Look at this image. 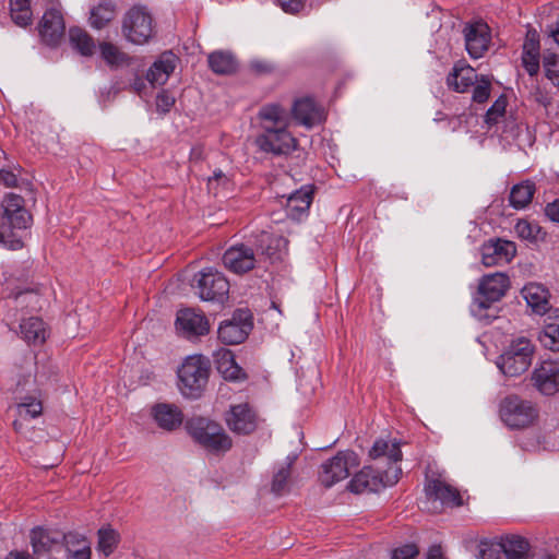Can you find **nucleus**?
I'll return each mask as SVG.
<instances>
[{
	"instance_id": "nucleus-35",
	"label": "nucleus",
	"mask_w": 559,
	"mask_h": 559,
	"mask_svg": "<svg viewBox=\"0 0 559 559\" xmlns=\"http://www.w3.org/2000/svg\"><path fill=\"white\" fill-rule=\"evenodd\" d=\"M217 370L227 380L240 378L241 368L236 364L234 355L229 349H218L214 354Z\"/></svg>"
},
{
	"instance_id": "nucleus-61",
	"label": "nucleus",
	"mask_w": 559,
	"mask_h": 559,
	"mask_svg": "<svg viewBox=\"0 0 559 559\" xmlns=\"http://www.w3.org/2000/svg\"><path fill=\"white\" fill-rule=\"evenodd\" d=\"M5 559H31L28 555L22 552H11Z\"/></svg>"
},
{
	"instance_id": "nucleus-47",
	"label": "nucleus",
	"mask_w": 559,
	"mask_h": 559,
	"mask_svg": "<svg viewBox=\"0 0 559 559\" xmlns=\"http://www.w3.org/2000/svg\"><path fill=\"white\" fill-rule=\"evenodd\" d=\"M473 90V100L476 103H485L490 95V80L487 76L477 78Z\"/></svg>"
},
{
	"instance_id": "nucleus-50",
	"label": "nucleus",
	"mask_w": 559,
	"mask_h": 559,
	"mask_svg": "<svg viewBox=\"0 0 559 559\" xmlns=\"http://www.w3.org/2000/svg\"><path fill=\"white\" fill-rule=\"evenodd\" d=\"M539 36L537 32L534 29L527 31L522 52L539 55Z\"/></svg>"
},
{
	"instance_id": "nucleus-31",
	"label": "nucleus",
	"mask_w": 559,
	"mask_h": 559,
	"mask_svg": "<svg viewBox=\"0 0 559 559\" xmlns=\"http://www.w3.org/2000/svg\"><path fill=\"white\" fill-rule=\"evenodd\" d=\"M503 548V559H530L528 543L516 535L504 536L499 539Z\"/></svg>"
},
{
	"instance_id": "nucleus-27",
	"label": "nucleus",
	"mask_w": 559,
	"mask_h": 559,
	"mask_svg": "<svg viewBox=\"0 0 559 559\" xmlns=\"http://www.w3.org/2000/svg\"><path fill=\"white\" fill-rule=\"evenodd\" d=\"M3 215L2 217H10L15 221V227L26 229L29 226L31 215L23 206V199L10 193L3 200Z\"/></svg>"
},
{
	"instance_id": "nucleus-25",
	"label": "nucleus",
	"mask_w": 559,
	"mask_h": 559,
	"mask_svg": "<svg viewBox=\"0 0 559 559\" xmlns=\"http://www.w3.org/2000/svg\"><path fill=\"white\" fill-rule=\"evenodd\" d=\"M259 119L262 131L288 128L290 121L287 111L276 104L263 106L259 111Z\"/></svg>"
},
{
	"instance_id": "nucleus-26",
	"label": "nucleus",
	"mask_w": 559,
	"mask_h": 559,
	"mask_svg": "<svg viewBox=\"0 0 559 559\" xmlns=\"http://www.w3.org/2000/svg\"><path fill=\"white\" fill-rule=\"evenodd\" d=\"M527 306L537 314H544L549 309V293L540 284L530 283L521 292Z\"/></svg>"
},
{
	"instance_id": "nucleus-6",
	"label": "nucleus",
	"mask_w": 559,
	"mask_h": 559,
	"mask_svg": "<svg viewBox=\"0 0 559 559\" xmlns=\"http://www.w3.org/2000/svg\"><path fill=\"white\" fill-rule=\"evenodd\" d=\"M501 420L512 429H522L531 426L538 417L536 406L518 395H510L500 404Z\"/></svg>"
},
{
	"instance_id": "nucleus-42",
	"label": "nucleus",
	"mask_w": 559,
	"mask_h": 559,
	"mask_svg": "<svg viewBox=\"0 0 559 559\" xmlns=\"http://www.w3.org/2000/svg\"><path fill=\"white\" fill-rule=\"evenodd\" d=\"M10 13L16 25L27 26L32 21L29 0H10Z\"/></svg>"
},
{
	"instance_id": "nucleus-1",
	"label": "nucleus",
	"mask_w": 559,
	"mask_h": 559,
	"mask_svg": "<svg viewBox=\"0 0 559 559\" xmlns=\"http://www.w3.org/2000/svg\"><path fill=\"white\" fill-rule=\"evenodd\" d=\"M280 241V238L267 231L250 236L242 242L231 245L225 251L224 266L235 274L247 273L260 265L264 258L272 259Z\"/></svg>"
},
{
	"instance_id": "nucleus-24",
	"label": "nucleus",
	"mask_w": 559,
	"mask_h": 559,
	"mask_svg": "<svg viewBox=\"0 0 559 559\" xmlns=\"http://www.w3.org/2000/svg\"><path fill=\"white\" fill-rule=\"evenodd\" d=\"M177 64V57L171 51H166L153 63L146 73V79L152 85L165 84Z\"/></svg>"
},
{
	"instance_id": "nucleus-19",
	"label": "nucleus",
	"mask_w": 559,
	"mask_h": 559,
	"mask_svg": "<svg viewBox=\"0 0 559 559\" xmlns=\"http://www.w3.org/2000/svg\"><path fill=\"white\" fill-rule=\"evenodd\" d=\"M532 380L536 389L545 395H552L558 392L559 361H544L534 370Z\"/></svg>"
},
{
	"instance_id": "nucleus-30",
	"label": "nucleus",
	"mask_w": 559,
	"mask_h": 559,
	"mask_svg": "<svg viewBox=\"0 0 559 559\" xmlns=\"http://www.w3.org/2000/svg\"><path fill=\"white\" fill-rule=\"evenodd\" d=\"M17 418L13 423L14 430L23 433L24 424L32 418H36L43 413L41 402L34 396H26L16 405Z\"/></svg>"
},
{
	"instance_id": "nucleus-21",
	"label": "nucleus",
	"mask_w": 559,
	"mask_h": 559,
	"mask_svg": "<svg viewBox=\"0 0 559 559\" xmlns=\"http://www.w3.org/2000/svg\"><path fill=\"white\" fill-rule=\"evenodd\" d=\"M425 491L429 499L439 500L443 506L459 507L462 504V498L457 489L440 479L429 480Z\"/></svg>"
},
{
	"instance_id": "nucleus-60",
	"label": "nucleus",
	"mask_w": 559,
	"mask_h": 559,
	"mask_svg": "<svg viewBox=\"0 0 559 559\" xmlns=\"http://www.w3.org/2000/svg\"><path fill=\"white\" fill-rule=\"evenodd\" d=\"M252 68L258 72H267L271 70V66L263 62H253Z\"/></svg>"
},
{
	"instance_id": "nucleus-53",
	"label": "nucleus",
	"mask_w": 559,
	"mask_h": 559,
	"mask_svg": "<svg viewBox=\"0 0 559 559\" xmlns=\"http://www.w3.org/2000/svg\"><path fill=\"white\" fill-rule=\"evenodd\" d=\"M419 550L415 544H407L392 551L391 559H414Z\"/></svg>"
},
{
	"instance_id": "nucleus-14",
	"label": "nucleus",
	"mask_w": 559,
	"mask_h": 559,
	"mask_svg": "<svg viewBox=\"0 0 559 559\" xmlns=\"http://www.w3.org/2000/svg\"><path fill=\"white\" fill-rule=\"evenodd\" d=\"M176 328L186 338L192 340L206 335L210 331V323L202 312L188 308L178 311Z\"/></svg>"
},
{
	"instance_id": "nucleus-62",
	"label": "nucleus",
	"mask_w": 559,
	"mask_h": 559,
	"mask_svg": "<svg viewBox=\"0 0 559 559\" xmlns=\"http://www.w3.org/2000/svg\"><path fill=\"white\" fill-rule=\"evenodd\" d=\"M191 157L195 158V159L200 158L201 157V151L199 148H193L191 151Z\"/></svg>"
},
{
	"instance_id": "nucleus-51",
	"label": "nucleus",
	"mask_w": 559,
	"mask_h": 559,
	"mask_svg": "<svg viewBox=\"0 0 559 559\" xmlns=\"http://www.w3.org/2000/svg\"><path fill=\"white\" fill-rule=\"evenodd\" d=\"M16 300L20 305L26 304L33 310L41 308L40 297L37 293L33 290H26L17 294Z\"/></svg>"
},
{
	"instance_id": "nucleus-13",
	"label": "nucleus",
	"mask_w": 559,
	"mask_h": 559,
	"mask_svg": "<svg viewBox=\"0 0 559 559\" xmlns=\"http://www.w3.org/2000/svg\"><path fill=\"white\" fill-rule=\"evenodd\" d=\"M465 48L473 59H479L488 50L491 35L489 26L483 21L469 22L463 29Z\"/></svg>"
},
{
	"instance_id": "nucleus-18",
	"label": "nucleus",
	"mask_w": 559,
	"mask_h": 559,
	"mask_svg": "<svg viewBox=\"0 0 559 559\" xmlns=\"http://www.w3.org/2000/svg\"><path fill=\"white\" fill-rule=\"evenodd\" d=\"M64 21L61 12L55 8L47 10L39 24V34L45 44L57 46L64 35Z\"/></svg>"
},
{
	"instance_id": "nucleus-20",
	"label": "nucleus",
	"mask_w": 559,
	"mask_h": 559,
	"mask_svg": "<svg viewBox=\"0 0 559 559\" xmlns=\"http://www.w3.org/2000/svg\"><path fill=\"white\" fill-rule=\"evenodd\" d=\"M61 535L58 533L36 527L31 533V544L34 559L47 558L59 545Z\"/></svg>"
},
{
	"instance_id": "nucleus-5",
	"label": "nucleus",
	"mask_w": 559,
	"mask_h": 559,
	"mask_svg": "<svg viewBox=\"0 0 559 559\" xmlns=\"http://www.w3.org/2000/svg\"><path fill=\"white\" fill-rule=\"evenodd\" d=\"M401 474L402 469L400 466H391L385 469L378 468V471L373 467H364L352 478L348 484V489L355 493L378 491L381 488L395 485Z\"/></svg>"
},
{
	"instance_id": "nucleus-40",
	"label": "nucleus",
	"mask_w": 559,
	"mask_h": 559,
	"mask_svg": "<svg viewBox=\"0 0 559 559\" xmlns=\"http://www.w3.org/2000/svg\"><path fill=\"white\" fill-rule=\"evenodd\" d=\"M539 341L545 348L552 352L559 350V317L548 318V322L539 333Z\"/></svg>"
},
{
	"instance_id": "nucleus-22",
	"label": "nucleus",
	"mask_w": 559,
	"mask_h": 559,
	"mask_svg": "<svg viewBox=\"0 0 559 559\" xmlns=\"http://www.w3.org/2000/svg\"><path fill=\"white\" fill-rule=\"evenodd\" d=\"M293 116L307 128L319 124L324 119L323 110L311 98L296 100L293 106Z\"/></svg>"
},
{
	"instance_id": "nucleus-4",
	"label": "nucleus",
	"mask_w": 559,
	"mask_h": 559,
	"mask_svg": "<svg viewBox=\"0 0 559 559\" xmlns=\"http://www.w3.org/2000/svg\"><path fill=\"white\" fill-rule=\"evenodd\" d=\"M534 345L526 337H519L499 356L497 367L508 377H518L532 365Z\"/></svg>"
},
{
	"instance_id": "nucleus-46",
	"label": "nucleus",
	"mask_w": 559,
	"mask_h": 559,
	"mask_svg": "<svg viewBox=\"0 0 559 559\" xmlns=\"http://www.w3.org/2000/svg\"><path fill=\"white\" fill-rule=\"evenodd\" d=\"M545 74L554 85H559V56L554 52L544 55Z\"/></svg>"
},
{
	"instance_id": "nucleus-23",
	"label": "nucleus",
	"mask_w": 559,
	"mask_h": 559,
	"mask_svg": "<svg viewBox=\"0 0 559 559\" xmlns=\"http://www.w3.org/2000/svg\"><path fill=\"white\" fill-rule=\"evenodd\" d=\"M151 414L157 426L168 431L178 428L183 420L181 411L174 404H156L152 407Z\"/></svg>"
},
{
	"instance_id": "nucleus-16",
	"label": "nucleus",
	"mask_w": 559,
	"mask_h": 559,
	"mask_svg": "<svg viewBox=\"0 0 559 559\" xmlns=\"http://www.w3.org/2000/svg\"><path fill=\"white\" fill-rule=\"evenodd\" d=\"M369 457L376 462L377 469H381V464L386 465V468L399 466L402 461L400 442L389 437L379 438L369 450Z\"/></svg>"
},
{
	"instance_id": "nucleus-44",
	"label": "nucleus",
	"mask_w": 559,
	"mask_h": 559,
	"mask_svg": "<svg viewBox=\"0 0 559 559\" xmlns=\"http://www.w3.org/2000/svg\"><path fill=\"white\" fill-rule=\"evenodd\" d=\"M294 463V459L287 457V462L281 465L273 476L272 491L282 495L287 487V483L290 476V467Z\"/></svg>"
},
{
	"instance_id": "nucleus-56",
	"label": "nucleus",
	"mask_w": 559,
	"mask_h": 559,
	"mask_svg": "<svg viewBox=\"0 0 559 559\" xmlns=\"http://www.w3.org/2000/svg\"><path fill=\"white\" fill-rule=\"evenodd\" d=\"M228 182V177L222 170H215L213 176L207 179L210 190H216L219 186L225 187Z\"/></svg>"
},
{
	"instance_id": "nucleus-3",
	"label": "nucleus",
	"mask_w": 559,
	"mask_h": 559,
	"mask_svg": "<svg viewBox=\"0 0 559 559\" xmlns=\"http://www.w3.org/2000/svg\"><path fill=\"white\" fill-rule=\"evenodd\" d=\"M210 373V362L202 355L188 356L178 369L179 390L186 397L197 399L204 390Z\"/></svg>"
},
{
	"instance_id": "nucleus-58",
	"label": "nucleus",
	"mask_w": 559,
	"mask_h": 559,
	"mask_svg": "<svg viewBox=\"0 0 559 559\" xmlns=\"http://www.w3.org/2000/svg\"><path fill=\"white\" fill-rule=\"evenodd\" d=\"M0 180L7 186V187H15L17 183L16 176L7 170H0Z\"/></svg>"
},
{
	"instance_id": "nucleus-29",
	"label": "nucleus",
	"mask_w": 559,
	"mask_h": 559,
	"mask_svg": "<svg viewBox=\"0 0 559 559\" xmlns=\"http://www.w3.org/2000/svg\"><path fill=\"white\" fill-rule=\"evenodd\" d=\"M478 78L475 70L469 66H455L447 78V84L457 93H465L475 84Z\"/></svg>"
},
{
	"instance_id": "nucleus-28",
	"label": "nucleus",
	"mask_w": 559,
	"mask_h": 559,
	"mask_svg": "<svg viewBox=\"0 0 559 559\" xmlns=\"http://www.w3.org/2000/svg\"><path fill=\"white\" fill-rule=\"evenodd\" d=\"M312 194L313 191L310 186L301 187L290 193L286 199L287 214L294 219H299L308 212L312 202Z\"/></svg>"
},
{
	"instance_id": "nucleus-38",
	"label": "nucleus",
	"mask_w": 559,
	"mask_h": 559,
	"mask_svg": "<svg viewBox=\"0 0 559 559\" xmlns=\"http://www.w3.org/2000/svg\"><path fill=\"white\" fill-rule=\"evenodd\" d=\"M207 61L211 70L217 74H231L237 70V61L229 52L214 51Z\"/></svg>"
},
{
	"instance_id": "nucleus-45",
	"label": "nucleus",
	"mask_w": 559,
	"mask_h": 559,
	"mask_svg": "<svg viewBox=\"0 0 559 559\" xmlns=\"http://www.w3.org/2000/svg\"><path fill=\"white\" fill-rule=\"evenodd\" d=\"M514 231L521 239L537 241L540 238L542 228L538 224L526 219H519L514 226Z\"/></svg>"
},
{
	"instance_id": "nucleus-36",
	"label": "nucleus",
	"mask_w": 559,
	"mask_h": 559,
	"mask_svg": "<svg viewBox=\"0 0 559 559\" xmlns=\"http://www.w3.org/2000/svg\"><path fill=\"white\" fill-rule=\"evenodd\" d=\"M69 40L73 49L84 57L94 55L96 46L93 37L83 28L71 27L69 29Z\"/></svg>"
},
{
	"instance_id": "nucleus-37",
	"label": "nucleus",
	"mask_w": 559,
	"mask_h": 559,
	"mask_svg": "<svg viewBox=\"0 0 559 559\" xmlns=\"http://www.w3.org/2000/svg\"><path fill=\"white\" fill-rule=\"evenodd\" d=\"M116 15V7L111 1H100L97 5L91 9L90 24L95 29H102Z\"/></svg>"
},
{
	"instance_id": "nucleus-15",
	"label": "nucleus",
	"mask_w": 559,
	"mask_h": 559,
	"mask_svg": "<svg viewBox=\"0 0 559 559\" xmlns=\"http://www.w3.org/2000/svg\"><path fill=\"white\" fill-rule=\"evenodd\" d=\"M228 428L237 435L252 433L258 427V416L247 403L230 406L225 417Z\"/></svg>"
},
{
	"instance_id": "nucleus-63",
	"label": "nucleus",
	"mask_w": 559,
	"mask_h": 559,
	"mask_svg": "<svg viewBox=\"0 0 559 559\" xmlns=\"http://www.w3.org/2000/svg\"><path fill=\"white\" fill-rule=\"evenodd\" d=\"M143 86V82L141 80H136L133 84V87L136 92H140Z\"/></svg>"
},
{
	"instance_id": "nucleus-10",
	"label": "nucleus",
	"mask_w": 559,
	"mask_h": 559,
	"mask_svg": "<svg viewBox=\"0 0 559 559\" xmlns=\"http://www.w3.org/2000/svg\"><path fill=\"white\" fill-rule=\"evenodd\" d=\"M194 281L198 295L204 301H223L228 294V281L212 267L200 271Z\"/></svg>"
},
{
	"instance_id": "nucleus-55",
	"label": "nucleus",
	"mask_w": 559,
	"mask_h": 559,
	"mask_svg": "<svg viewBox=\"0 0 559 559\" xmlns=\"http://www.w3.org/2000/svg\"><path fill=\"white\" fill-rule=\"evenodd\" d=\"M276 2L284 12L290 14L300 12L305 7V0H276Z\"/></svg>"
},
{
	"instance_id": "nucleus-11",
	"label": "nucleus",
	"mask_w": 559,
	"mask_h": 559,
	"mask_svg": "<svg viewBox=\"0 0 559 559\" xmlns=\"http://www.w3.org/2000/svg\"><path fill=\"white\" fill-rule=\"evenodd\" d=\"M252 329V318L247 309H237L230 319L223 321L218 328V338L226 345L242 343Z\"/></svg>"
},
{
	"instance_id": "nucleus-7",
	"label": "nucleus",
	"mask_w": 559,
	"mask_h": 559,
	"mask_svg": "<svg viewBox=\"0 0 559 559\" xmlns=\"http://www.w3.org/2000/svg\"><path fill=\"white\" fill-rule=\"evenodd\" d=\"M122 34L132 44H146L154 34L153 19L150 12L141 5L132 7L123 17Z\"/></svg>"
},
{
	"instance_id": "nucleus-43",
	"label": "nucleus",
	"mask_w": 559,
	"mask_h": 559,
	"mask_svg": "<svg viewBox=\"0 0 559 559\" xmlns=\"http://www.w3.org/2000/svg\"><path fill=\"white\" fill-rule=\"evenodd\" d=\"M99 52L103 60L110 67H120L128 60V56L111 43H100Z\"/></svg>"
},
{
	"instance_id": "nucleus-48",
	"label": "nucleus",
	"mask_w": 559,
	"mask_h": 559,
	"mask_svg": "<svg viewBox=\"0 0 559 559\" xmlns=\"http://www.w3.org/2000/svg\"><path fill=\"white\" fill-rule=\"evenodd\" d=\"M507 103L508 102L506 96H500L496 99V102L486 112L485 121L487 124L491 126L496 123L498 118L504 115Z\"/></svg>"
},
{
	"instance_id": "nucleus-33",
	"label": "nucleus",
	"mask_w": 559,
	"mask_h": 559,
	"mask_svg": "<svg viewBox=\"0 0 559 559\" xmlns=\"http://www.w3.org/2000/svg\"><path fill=\"white\" fill-rule=\"evenodd\" d=\"M22 229L15 227V221L10 217H0V245L11 250H17L23 247L20 235Z\"/></svg>"
},
{
	"instance_id": "nucleus-12",
	"label": "nucleus",
	"mask_w": 559,
	"mask_h": 559,
	"mask_svg": "<svg viewBox=\"0 0 559 559\" xmlns=\"http://www.w3.org/2000/svg\"><path fill=\"white\" fill-rule=\"evenodd\" d=\"M258 147L275 155L288 154L297 146V140L287 128L263 130L255 139Z\"/></svg>"
},
{
	"instance_id": "nucleus-54",
	"label": "nucleus",
	"mask_w": 559,
	"mask_h": 559,
	"mask_svg": "<svg viewBox=\"0 0 559 559\" xmlns=\"http://www.w3.org/2000/svg\"><path fill=\"white\" fill-rule=\"evenodd\" d=\"M175 104V97L168 91H162L156 96L157 110L168 112Z\"/></svg>"
},
{
	"instance_id": "nucleus-52",
	"label": "nucleus",
	"mask_w": 559,
	"mask_h": 559,
	"mask_svg": "<svg viewBox=\"0 0 559 559\" xmlns=\"http://www.w3.org/2000/svg\"><path fill=\"white\" fill-rule=\"evenodd\" d=\"M522 64L531 76L537 74L539 71V55L522 52Z\"/></svg>"
},
{
	"instance_id": "nucleus-49",
	"label": "nucleus",
	"mask_w": 559,
	"mask_h": 559,
	"mask_svg": "<svg viewBox=\"0 0 559 559\" xmlns=\"http://www.w3.org/2000/svg\"><path fill=\"white\" fill-rule=\"evenodd\" d=\"M479 559H503V548L499 540L481 544Z\"/></svg>"
},
{
	"instance_id": "nucleus-17",
	"label": "nucleus",
	"mask_w": 559,
	"mask_h": 559,
	"mask_svg": "<svg viewBox=\"0 0 559 559\" xmlns=\"http://www.w3.org/2000/svg\"><path fill=\"white\" fill-rule=\"evenodd\" d=\"M516 253L514 242L500 238L490 239L481 247V262L485 266L509 263Z\"/></svg>"
},
{
	"instance_id": "nucleus-57",
	"label": "nucleus",
	"mask_w": 559,
	"mask_h": 559,
	"mask_svg": "<svg viewBox=\"0 0 559 559\" xmlns=\"http://www.w3.org/2000/svg\"><path fill=\"white\" fill-rule=\"evenodd\" d=\"M545 213L552 222L559 223V199L548 203Z\"/></svg>"
},
{
	"instance_id": "nucleus-34",
	"label": "nucleus",
	"mask_w": 559,
	"mask_h": 559,
	"mask_svg": "<svg viewBox=\"0 0 559 559\" xmlns=\"http://www.w3.org/2000/svg\"><path fill=\"white\" fill-rule=\"evenodd\" d=\"M20 329L22 337L27 343L41 344L46 341L47 329L44 321L39 318L32 317L23 320Z\"/></svg>"
},
{
	"instance_id": "nucleus-8",
	"label": "nucleus",
	"mask_w": 559,
	"mask_h": 559,
	"mask_svg": "<svg viewBox=\"0 0 559 559\" xmlns=\"http://www.w3.org/2000/svg\"><path fill=\"white\" fill-rule=\"evenodd\" d=\"M359 466V457L352 450L340 451L335 456L321 465L320 481L325 487H332L346 479Z\"/></svg>"
},
{
	"instance_id": "nucleus-2",
	"label": "nucleus",
	"mask_w": 559,
	"mask_h": 559,
	"mask_svg": "<svg viewBox=\"0 0 559 559\" xmlns=\"http://www.w3.org/2000/svg\"><path fill=\"white\" fill-rule=\"evenodd\" d=\"M186 427L191 438L207 452L225 453L233 447L231 438L213 420L194 417L187 421Z\"/></svg>"
},
{
	"instance_id": "nucleus-39",
	"label": "nucleus",
	"mask_w": 559,
	"mask_h": 559,
	"mask_svg": "<svg viewBox=\"0 0 559 559\" xmlns=\"http://www.w3.org/2000/svg\"><path fill=\"white\" fill-rule=\"evenodd\" d=\"M534 192L535 185L531 181L515 185L510 192V204L514 209H524L531 203Z\"/></svg>"
},
{
	"instance_id": "nucleus-32",
	"label": "nucleus",
	"mask_w": 559,
	"mask_h": 559,
	"mask_svg": "<svg viewBox=\"0 0 559 559\" xmlns=\"http://www.w3.org/2000/svg\"><path fill=\"white\" fill-rule=\"evenodd\" d=\"M68 559H91L90 542L78 533L63 535Z\"/></svg>"
},
{
	"instance_id": "nucleus-9",
	"label": "nucleus",
	"mask_w": 559,
	"mask_h": 559,
	"mask_svg": "<svg viewBox=\"0 0 559 559\" xmlns=\"http://www.w3.org/2000/svg\"><path fill=\"white\" fill-rule=\"evenodd\" d=\"M510 287L509 277L504 273H492L481 277L478 285V296L474 299L472 311L478 314L492 302L500 300Z\"/></svg>"
},
{
	"instance_id": "nucleus-59",
	"label": "nucleus",
	"mask_w": 559,
	"mask_h": 559,
	"mask_svg": "<svg viewBox=\"0 0 559 559\" xmlns=\"http://www.w3.org/2000/svg\"><path fill=\"white\" fill-rule=\"evenodd\" d=\"M427 559H444L442 549L440 546H431L427 554Z\"/></svg>"
},
{
	"instance_id": "nucleus-64",
	"label": "nucleus",
	"mask_w": 559,
	"mask_h": 559,
	"mask_svg": "<svg viewBox=\"0 0 559 559\" xmlns=\"http://www.w3.org/2000/svg\"><path fill=\"white\" fill-rule=\"evenodd\" d=\"M539 559H554V557L546 554V555H543Z\"/></svg>"
},
{
	"instance_id": "nucleus-41",
	"label": "nucleus",
	"mask_w": 559,
	"mask_h": 559,
	"mask_svg": "<svg viewBox=\"0 0 559 559\" xmlns=\"http://www.w3.org/2000/svg\"><path fill=\"white\" fill-rule=\"evenodd\" d=\"M119 543V534L110 526L98 530L97 550L104 556L111 555Z\"/></svg>"
}]
</instances>
